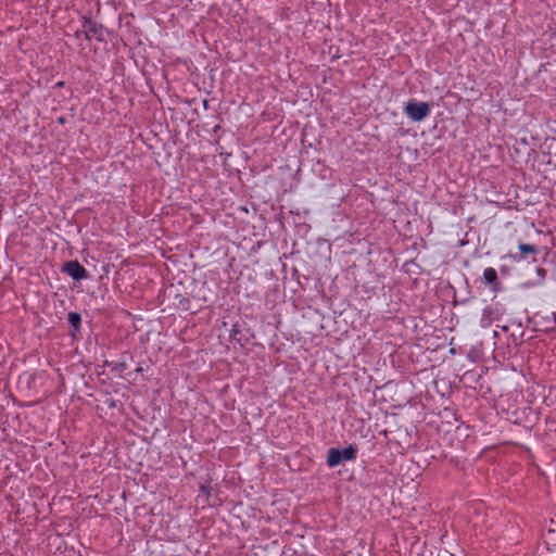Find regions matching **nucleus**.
<instances>
[{
    "instance_id": "f257e3e1",
    "label": "nucleus",
    "mask_w": 556,
    "mask_h": 556,
    "mask_svg": "<svg viewBox=\"0 0 556 556\" xmlns=\"http://www.w3.org/2000/svg\"><path fill=\"white\" fill-rule=\"evenodd\" d=\"M404 112L413 122H420L430 114V105L427 102L410 100L406 103Z\"/></svg>"
},
{
    "instance_id": "f03ea898",
    "label": "nucleus",
    "mask_w": 556,
    "mask_h": 556,
    "mask_svg": "<svg viewBox=\"0 0 556 556\" xmlns=\"http://www.w3.org/2000/svg\"><path fill=\"white\" fill-rule=\"evenodd\" d=\"M356 448L352 445L343 450L330 448L327 457V465L329 467L338 466L342 460H352L355 458Z\"/></svg>"
},
{
    "instance_id": "7ed1b4c3",
    "label": "nucleus",
    "mask_w": 556,
    "mask_h": 556,
    "mask_svg": "<svg viewBox=\"0 0 556 556\" xmlns=\"http://www.w3.org/2000/svg\"><path fill=\"white\" fill-rule=\"evenodd\" d=\"M83 29L88 40H91L92 38L103 40V27L101 25H97L90 18L84 17Z\"/></svg>"
},
{
    "instance_id": "20e7f679",
    "label": "nucleus",
    "mask_w": 556,
    "mask_h": 556,
    "mask_svg": "<svg viewBox=\"0 0 556 556\" xmlns=\"http://www.w3.org/2000/svg\"><path fill=\"white\" fill-rule=\"evenodd\" d=\"M63 270L77 281L87 277V270L77 261L67 262L64 265Z\"/></svg>"
},
{
    "instance_id": "39448f33",
    "label": "nucleus",
    "mask_w": 556,
    "mask_h": 556,
    "mask_svg": "<svg viewBox=\"0 0 556 556\" xmlns=\"http://www.w3.org/2000/svg\"><path fill=\"white\" fill-rule=\"evenodd\" d=\"M254 555L255 556H277L279 553V547L276 542H273L270 545H256L254 546Z\"/></svg>"
},
{
    "instance_id": "423d86ee",
    "label": "nucleus",
    "mask_w": 556,
    "mask_h": 556,
    "mask_svg": "<svg viewBox=\"0 0 556 556\" xmlns=\"http://www.w3.org/2000/svg\"><path fill=\"white\" fill-rule=\"evenodd\" d=\"M547 551L549 552V556H556V530L549 529L548 532L545 534L544 540Z\"/></svg>"
},
{
    "instance_id": "0eeeda50",
    "label": "nucleus",
    "mask_w": 556,
    "mask_h": 556,
    "mask_svg": "<svg viewBox=\"0 0 556 556\" xmlns=\"http://www.w3.org/2000/svg\"><path fill=\"white\" fill-rule=\"evenodd\" d=\"M483 279L485 283H493L497 280V273L494 268L489 267L483 271Z\"/></svg>"
},
{
    "instance_id": "6e6552de",
    "label": "nucleus",
    "mask_w": 556,
    "mask_h": 556,
    "mask_svg": "<svg viewBox=\"0 0 556 556\" xmlns=\"http://www.w3.org/2000/svg\"><path fill=\"white\" fill-rule=\"evenodd\" d=\"M519 250H520L522 256L528 254V253L534 254L538 251L535 245L528 244V243H520L519 244Z\"/></svg>"
},
{
    "instance_id": "1a4fd4ad",
    "label": "nucleus",
    "mask_w": 556,
    "mask_h": 556,
    "mask_svg": "<svg viewBox=\"0 0 556 556\" xmlns=\"http://www.w3.org/2000/svg\"><path fill=\"white\" fill-rule=\"evenodd\" d=\"M68 321L73 327L78 328V326L80 324V315L77 313H70Z\"/></svg>"
},
{
    "instance_id": "9d476101",
    "label": "nucleus",
    "mask_w": 556,
    "mask_h": 556,
    "mask_svg": "<svg viewBox=\"0 0 556 556\" xmlns=\"http://www.w3.org/2000/svg\"><path fill=\"white\" fill-rule=\"evenodd\" d=\"M238 333H239L238 326H237V325H235V326H233V328H232V330H231L230 338H231L232 340H237V341L241 344L240 339H237V334H238Z\"/></svg>"
},
{
    "instance_id": "9b49d317",
    "label": "nucleus",
    "mask_w": 556,
    "mask_h": 556,
    "mask_svg": "<svg viewBox=\"0 0 556 556\" xmlns=\"http://www.w3.org/2000/svg\"><path fill=\"white\" fill-rule=\"evenodd\" d=\"M65 121H66V119H65V117H63V116H61V117H59V118H58V122H59L60 124H65Z\"/></svg>"
},
{
    "instance_id": "f8f14e48",
    "label": "nucleus",
    "mask_w": 556,
    "mask_h": 556,
    "mask_svg": "<svg viewBox=\"0 0 556 556\" xmlns=\"http://www.w3.org/2000/svg\"><path fill=\"white\" fill-rule=\"evenodd\" d=\"M63 86H64V81H59V83L56 84V87H58V88H62Z\"/></svg>"
}]
</instances>
